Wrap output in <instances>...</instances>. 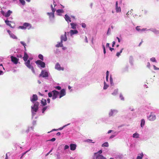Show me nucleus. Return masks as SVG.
<instances>
[{"label":"nucleus","instance_id":"nucleus-2","mask_svg":"<svg viewBox=\"0 0 159 159\" xmlns=\"http://www.w3.org/2000/svg\"><path fill=\"white\" fill-rule=\"evenodd\" d=\"M39 103L38 102H36L34 104L33 106L31 107L32 111L36 112L38 110Z\"/></svg>","mask_w":159,"mask_h":159},{"label":"nucleus","instance_id":"nucleus-53","mask_svg":"<svg viewBox=\"0 0 159 159\" xmlns=\"http://www.w3.org/2000/svg\"><path fill=\"white\" fill-rule=\"evenodd\" d=\"M30 151V150H28L27 151H26V152L23 153L22 154V156H23L24 155H25L27 152H28V151Z\"/></svg>","mask_w":159,"mask_h":159},{"label":"nucleus","instance_id":"nucleus-41","mask_svg":"<svg viewBox=\"0 0 159 159\" xmlns=\"http://www.w3.org/2000/svg\"><path fill=\"white\" fill-rule=\"evenodd\" d=\"M19 28L21 29H25V27L24 25L23 26H19Z\"/></svg>","mask_w":159,"mask_h":159},{"label":"nucleus","instance_id":"nucleus-37","mask_svg":"<svg viewBox=\"0 0 159 159\" xmlns=\"http://www.w3.org/2000/svg\"><path fill=\"white\" fill-rule=\"evenodd\" d=\"M5 22L7 25L10 26L11 25V24L10 23V22L9 21L6 20H5Z\"/></svg>","mask_w":159,"mask_h":159},{"label":"nucleus","instance_id":"nucleus-16","mask_svg":"<svg viewBox=\"0 0 159 159\" xmlns=\"http://www.w3.org/2000/svg\"><path fill=\"white\" fill-rule=\"evenodd\" d=\"M29 58V56L27 53L25 52H24V56L23 57V59L24 61H26Z\"/></svg>","mask_w":159,"mask_h":159},{"label":"nucleus","instance_id":"nucleus-18","mask_svg":"<svg viewBox=\"0 0 159 159\" xmlns=\"http://www.w3.org/2000/svg\"><path fill=\"white\" fill-rule=\"evenodd\" d=\"M24 25L25 27V29L27 27H29L28 29L30 28L31 27V25L30 24L28 23H24Z\"/></svg>","mask_w":159,"mask_h":159},{"label":"nucleus","instance_id":"nucleus-17","mask_svg":"<svg viewBox=\"0 0 159 159\" xmlns=\"http://www.w3.org/2000/svg\"><path fill=\"white\" fill-rule=\"evenodd\" d=\"M70 35L72 36L73 34H77L78 33V31L76 30H71L70 31Z\"/></svg>","mask_w":159,"mask_h":159},{"label":"nucleus","instance_id":"nucleus-36","mask_svg":"<svg viewBox=\"0 0 159 159\" xmlns=\"http://www.w3.org/2000/svg\"><path fill=\"white\" fill-rule=\"evenodd\" d=\"M20 2L23 5H24L25 4V2L24 0H19Z\"/></svg>","mask_w":159,"mask_h":159},{"label":"nucleus","instance_id":"nucleus-56","mask_svg":"<svg viewBox=\"0 0 159 159\" xmlns=\"http://www.w3.org/2000/svg\"><path fill=\"white\" fill-rule=\"evenodd\" d=\"M115 136V135H111L110 137V139H112Z\"/></svg>","mask_w":159,"mask_h":159},{"label":"nucleus","instance_id":"nucleus-3","mask_svg":"<svg viewBox=\"0 0 159 159\" xmlns=\"http://www.w3.org/2000/svg\"><path fill=\"white\" fill-rule=\"evenodd\" d=\"M35 63L39 67L40 66L42 68H44L45 67V63L41 60H38L35 62Z\"/></svg>","mask_w":159,"mask_h":159},{"label":"nucleus","instance_id":"nucleus-51","mask_svg":"<svg viewBox=\"0 0 159 159\" xmlns=\"http://www.w3.org/2000/svg\"><path fill=\"white\" fill-rule=\"evenodd\" d=\"M108 85H104V87H103V89H107V88H108Z\"/></svg>","mask_w":159,"mask_h":159},{"label":"nucleus","instance_id":"nucleus-22","mask_svg":"<svg viewBox=\"0 0 159 159\" xmlns=\"http://www.w3.org/2000/svg\"><path fill=\"white\" fill-rule=\"evenodd\" d=\"M70 25L71 26V28L73 29H76V27L77 26V24L74 23H70Z\"/></svg>","mask_w":159,"mask_h":159},{"label":"nucleus","instance_id":"nucleus-19","mask_svg":"<svg viewBox=\"0 0 159 159\" xmlns=\"http://www.w3.org/2000/svg\"><path fill=\"white\" fill-rule=\"evenodd\" d=\"M65 19L66 21L68 22H70L71 21V20L70 18V17L67 14L65 15Z\"/></svg>","mask_w":159,"mask_h":159},{"label":"nucleus","instance_id":"nucleus-10","mask_svg":"<svg viewBox=\"0 0 159 159\" xmlns=\"http://www.w3.org/2000/svg\"><path fill=\"white\" fill-rule=\"evenodd\" d=\"M11 61L14 63L15 64H17L18 61V59L16 57L11 56Z\"/></svg>","mask_w":159,"mask_h":159},{"label":"nucleus","instance_id":"nucleus-6","mask_svg":"<svg viewBox=\"0 0 159 159\" xmlns=\"http://www.w3.org/2000/svg\"><path fill=\"white\" fill-rule=\"evenodd\" d=\"M148 119L149 120L153 121L156 119V116L154 114L151 112L150 116L148 117Z\"/></svg>","mask_w":159,"mask_h":159},{"label":"nucleus","instance_id":"nucleus-35","mask_svg":"<svg viewBox=\"0 0 159 159\" xmlns=\"http://www.w3.org/2000/svg\"><path fill=\"white\" fill-rule=\"evenodd\" d=\"M51 7L52 9V11L55 12V11L56 9L53 7V5L52 4L51 5Z\"/></svg>","mask_w":159,"mask_h":159},{"label":"nucleus","instance_id":"nucleus-61","mask_svg":"<svg viewBox=\"0 0 159 159\" xmlns=\"http://www.w3.org/2000/svg\"><path fill=\"white\" fill-rule=\"evenodd\" d=\"M60 134H61V133L60 132H58L57 133V135L59 136L60 135Z\"/></svg>","mask_w":159,"mask_h":159},{"label":"nucleus","instance_id":"nucleus-30","mask_svg":"<svg viewBox=\"0 0 159 159\" xmlns=\"http://www.w3.org/2000/svg\"><path fill=\"white\" fill-rule=\"evenodd\" d=\"M123 49V48L121 49L120 52H117L116 53V56L118 57H119V56L120 55V53L122 52Z\"/></svg>","mask_w":159,"mask_h":159},{"label":"nucleus","instance_id":"nucleus-42","mask_svg":"<svg viewBox=\"0 0 159 159\" xmlns=\"http://www.w3.org/2000/svg\"><path fill=\"white\" fill-rule=\"evenodd\" d=\"M81 25L82 27L84 28H85L86 27V25L84 23H82Z\"/></svg>","mask_w":159,"mask_h":159},{"label":"nucleus","instance_id":"nucleus-14","mask_svg":"<svg viewBox=\"0 0 159 159\" xmlns=\"http://www.w3.org/2000/svg\"><path fill=\"white\" fill-rule=\"evenodd\" d=\"M76 144L71 143L70 145V149L72 151H74L75 150L76 148Z\"/></svg>","mask_w":159,"mask_h":159},{"label":"nucleus","instance_id":"nucleus-7","mask_svg":"<svg viewBox=\"0 0 159 159\" xmlns=\"http://www.w3.org/2000/svg\"><path fill=\"white\" fill-rule=\"evenodd\" d=\"M59 98H60L62 97L65 95L66 94V90L64 89H62L61 90L60 93H59Z\"/></svg>","mask_w":159,"mask_h":159},{"label":"nucleus","instance_id":"nucleus-57","mask_svg":"<svg viewBox=\"0 0 159 159\" xmlns=\"http://www.w3.org/2000/svg\"><path fill=\"white\" fill-rule=\"evenodd\" d=\"M85 41L86 42H88V40H87V38L86 36H85Z\"/></svg>","mask_w":159,"mask_h":159},{"label":"nucleus","instance_id":"nucleus-9","mask_svg":"<svg viewBox=\"0 0 159 159\" xmlns=\"http://www.w3.org/2000/svg\"><path fill=\"white\" fill-rule=\"evenodd\" d=\"M61 41H66L67 40V37H66V33L65 32V34L64 35H61Z\"/></svg>","mask_w":159,"mask_h":159},{"label":"nucleus","instance_id":"nucleus-24","mask_svg":"<svg viewBox=\"0 0 159 159\" xmlns=\"http://www.w3.org/2000/svg\"><path fill=\"white\" fill-rule=\"evenodd\" d=\"M139 135L138 133H135L133 135V137L134 138H138L139 137Z\"/></svg>","mask_w":159,"mask_h":159},{"label":"nucleus","instance_id":"nucleus-64","mask_svg":"<svg viewBox=\"0 0 159 159\" xmlns=\"http://www.w3.org/2000/svg\"><path fill=\"white\" fill-rule=\"evenodd\" d=\"M106 47H109V43H107L106 44Z\"/></svg>","mask_w":159,"mask_h":159},{"label":"nucleus","instance_id":"nucleus-1","mask_svg":"<svg viewBox=\"0 0 159 159\" xmlns=\"http://www.w3.org/2000/svg\"><path fill=\"white\" fill-rule=\"evenodd\" d=\"M25 64L29 69H31L32 71L34 73H35V71L33 67L30 64V61L29 60H27V61L25 62Z\"/></svg>","mask_w":159,"mask_h":159},{"label":"nucleus","instance_id":"nucleus-4","mask_svg":"<svg viewBox=\"0 0 159 159\" xmlns=\"http://www.w3.org/2000/svg\"><path fill=\"white\" fill-rule=\"evenodd\" d=\"M48 76V72L44 70H42L41 73L39 75V77H42L43 78L47 77Z\"/></svg>","mask_w":159,"mask_h":159},{"label":"nucleus","instance_id":"nucleus-49","mask_svg":"<svg viewBox=\"0 0 159 159\" xmlns=\"http://www.w3.org/2000/svg\"><path fill=\"white\" fill-rule=\"evenodd\" d=\"M103 52H104V54H105L106 53V49H105V46L104 45H103Z\"/></svg>","mask_w":159,"mask_h":159},{"label":"nucleus","instance_id":"nucleus-21","mask_svg":"<svg viewBox=\"0 0 159 159\" xmlns=\"http://www.w3.org/2000/svg\"><path fill=\"white\" fill-rule=\"evenodd\" d=\"M47 102L46 99L42 98L41 101V103L43 106H45L47 104Z\"/></svg>","mask_w":159,"mask_h":159},{"label":"nucleus","instance_id":"nucleus-48","mask_svg":"<svg viewBox=\"0 0 159 159\" xmlns=\"http://www.w3.org/2000/svg\"><path fill=\"white\" fill-rule=\"evenodd\" d=\"M69 148V146L67 145H66L65 147H64V149L65 150H66V149H68V148Z\"/></svg>","mask_w":159,"mask_h":159},{"label":"nucleus","instance_id":"nucleus-44","mask_svg":"<svg viewBox=\"0 0 159 159\" xmlns=\"http://www.w3.org/2000/svg\"><path fill=\"white\" fill-rule=\"evenodd\" d=\"M100 159H107V158L102 155H100Z\"/></svg>","mask_w":159,"mask_h":159},{"label":"nucleus","instance_id":"nucleus-63","mask_svg":"<svg viewBox=\"0 0 159 159\" xmlns=\"http://www.w3.org/2000/svg\"><path fill=\"white\" fill-rule=\"evenodd\" d=\"M143 41L142 40L141 41V42L139 43V46H141V44H142V43H143Z\"/></svg>","mask_w":159,"mask_h":159},{"label":"nucleus","instance_id":"nucleus-31","mask_svg":"<svg viewBox=\"0 0 159 159\" xmlns=\"http://www.w3.org/2000/svg\"><path fill=\"white\" fill-rule=\"evenodd\" d=\"M38 57L39 59L42 61L43 60V56L42 54H39L38 56Z\"/></svg>","mask_w":159,"mask_h":159},{"label":"nucleus","instance_id":"nucleus-29","mask_svg":"<svg viewBox=\"0 0 159 159\" xmlns=\"http://www.w3.org/2000/svg\"><path fill=\"white\" fill-rule=\"evenodd\" d=\"M20 43L21 44H22L24 46L25 50V51H26V47H25V46H26V43H24L23 41H21Z\"/></svg>","mask_w":159,"mask_h":159},{"label":"nucleus","instance_id":"nucleus-60","mask_svg":"<svg viewBox=\"0 0 159 159\" xmlns=\"http://www.w3.org/2000/svg\"><path fill=\"white\" fill-rule=\"evenodd\" d=\"M7 32L8 33L9 35L11 34V31L9 30H7Z\"/></svg>","mask_w":159,"mask_h":159},{"label":"nucleus","instance_id":"nucleus-27","mask_svg":"<svg viewBox=\"0 0 159 159\" xmlns=\"http://www.w3.org/2000/svg\"><path fill=\"white\" fill-rule=\"evenodd\" d=\"M109 146V144L108 142H106L103 143L102 145V147H108Z\"/></svg>","mask_w":159,"mask_h":159},{"label":"nucleus","instance_id":"nucleus-62","mask_svg":"<svg viewBox=\"0 0 159 159\" xmlns=\"http://www.w3.org/2000/svg\"><path fill=\"white\" fill-rule=\"evenodd\" d=\"M109 48H110V50L111 51H112V50H113L114 49L113 48H111V47H110Z\"/></svg>","mask_w":159,"mask_h":159},{"label":"nucleus","instance_id":"nucleus-12","mask_svg":"<svg viewBox=\"0 0 159 159\" xmlns=\"http://www.w3.org/2000/svg\"><path fill=\"white\" fill-rule=\"evenodd\" d=\"M93 159H99V151L94 153Z\"/></svg>","mask_w":159,"mask_h":159},{"label":"nucleus","instance_id":"nucleus-47","mask_svg":"<svg viewBox=\"0 0 159 159\" xmlns=\"http://www.w3.org/2000/svg\"><path fill=\"white\" fill-rule=\"evenodd\" d=\"M55 140H56V139L55 138H53L50 140H48V141H50L54 142V141H55Z\"/></svg>","mask_w":159,"mask_h":159},{"label":"nucleus","instance_id":"nucleus-8","mask_svg":"<svg viewBox=\"0 0 159 159\" xmlns=\"http://www.w3.org/2000/svg\"><path fill=\"white\" fill-rule=\"evenodd\" d=\"M38 99V97L37 95L34 94L31 98H30L31 101L34 103L35 101H37Z\"/></svg>","mask_w":159,"mask_h":159},{"label":"nucleus","instance_id":"nucleus-45","mask_svg":"<svg viewBox=\"0 0 159 159\" xmlns=\"http://www.w3.org/2000/svg\"><path fill=\"white\" fill-rule=\"evenodd\" d=\"M48 96L49 97L51 98L52 96V93L49 92L48 93Z\"/></svg>","mask_w":159,"mask_h":159},{"label":"nucleus","instance_id":"nucleus-58","mask_svg":"<svg viewBox=\"0 0 159 159\" xmlns=\"http://www.w3.org/2000/svg\"><path fill=\"white\" fill-rule=\"evenodd\" d=\"M1 12H2V14L5 16V12H4V11H1Z\"/></svg>","mask_w":159,"mask_h":159},{"label":"nucleus","instance_id":"nucleus-38","mask_svg":"<svg viewBox=\"0 0 159 159\" xmlns=\"http://www.w3.org/2000/svg\"><path fill=\"white\" fill-rule=\"evenodd\" d=\"M150 60L151 61L153 62H156V60L155 57H152L151 58Z\"/></svg>","mask_w":159,"mask_h":159},{"label":"nucleus","instance_id":"nucleus-20","mask_svg":"<svg viewBox=\"0 0 159 159\" xmlns=\"http://www.w3.org/2000/svg\"><path fill=\"white\" fill-rule=\"evenodd\" d=\"M12 13V11L10 10H8L7 12L5 14V16L6 17H8L10 16L11 14Z\"/></svg>","mask_w":159,"mask_h":159},{"label":"nucleus","instance_id":"nucleus-46","mask_svg":"<svg viewBox=\"0 0 159 159\" xmlns=\"http://www.w3.org/2000/svg\"><path fill=\"white\" fill-rule=\"evenodd\" d=\"M58 90H60L61 89V87L59 86H56L55 87Z\"/></svg>","mask_w":159,"mask_h":159},{"label":"nucleus","instance_id":"nucleus-28","mask_svg":"<svg viewBox=\"0 0 159 159\" xmlns=\"http://www.w3.org/2000/svg\"><path fill=\"white\" fill-rule=\"evenodd\" d=\"M11 37L14 39H17V37L14 34L11 33V34L10 35Z\"/></svg>","mask_w":159,"mask_h":159},{"label":"nucleus","instance_id":"nucleus-25","mask_svg":"<svg viewBox=\"0 0 159 159\" xmlns=\"http://www.w3.org/2000/svg\"><path fill=\"white\" fill-rule=\"evenodd\" d=\"M145 121L144 119H142L141 120V126L143 127L145 125Z\"/></svg>","mask_w":159,"mask_h":159},{"label":"nucleus","instance_id":"nucleus-50","mask_svg":"<svg viewBox=\"0 0 159 159\" xmlns=\"http://www.w3.org/2000/svg\"><path fill=\"white\" fill-rule=\"evenodd\" d=\"M57 129H53L51 131H49V132H48V133H50L51 132H52V131H57Z\"/></svg>","mask_w":159,"mask_h":159},{"label":"nucleus","instance_id":"nucleus-33","mask_svg":"<svg viewBox=\"0 0 159 159\" xmlns=\"http://www.w3.org/2000/svg\"><path fill=\"white\" fill-rule=\"evenodd\" d=\"M85 142H90L92 143H94L95 142H93V140L91 139H88L85 141Z\"/></svg>","mask_w":159,"mask_h":159},{"label":"nucleus","instance_id":"nucleus-15","mask_svg":"<svg viewBox=\"0 0 159 159\" xmlns=\"http://www.w3.org/2000/svg\"><path fill=\"white\" fill-rule=\"evenodd\" d=\"M118 2L117 1V2H116V11L117 12H118L121 11V8L120 7H118Z\"/></svg>","mask_w":159,"mask_h":159},{"label":"nucleus","instance_id":"nucleus-11","mask_svg":"<svg viewBox=\"0 0 159 159\" xmlns=\"http://www.w3.org/2000/svg\"><path fill=\"white\" fill-rule=\"evenodd\" d=\"M55 68L59 70H64V68L61 67L60 65L58 63H57L56 64L55 66Z\"/></svg>","mask_w":159,"mask_h":159},{"label":"nucleus","instance_id":"nucleus-55","mask_svg":"<svg viewBox=\"0 0 159 159\" xmlns=\"http://www.w3.org/2000/svg\"><path fill=\"white\" fill-rule=\"evenodd\" d=\"M115 44V41H113L112 42V47H113Z\"/></svg>","mask_w":159,"mask_h":159},{"label":"nucleus","instance_id":"nucleus-54","mask_svg":"<svg viewBox=\"0 0 159 159\" xmlns=\"http://www.w3.org/2000/svg\"><path fill=\"white\" fill-rule=\"evenodd\" d=\"M50 99L49 98H48L47 99V102H48V103H50Z\"/></svg>","mask_w":159,"mask_h":159},{"label":"nucleus","instance_id":"nucleus-32","mask_svg":"<svg viewBox=\"0 0 159 159\" xmlns=\"http://www.w3.org/2000/svg\"><path fill=\"white\" fill-rule=\"evenodd\" d=\"M63 12V10L62 9H58L57 11V12L58 13H62Z\"/></svg>","mask_w":159,"mask_h":159},{"label":"nucleus","instance_id":"nucleus-59","mask_svg":"<svg viewBox=\"0 0 159 159\" xmlns=\"http://www.w3.org/2000/svg\"><path fill=\"white\" fill-rule=\"evenodd\" d=\"M116 38H117V39H118V42H119V43L120 42V39H119V38H118V37H116Z\"/></svg>","mask_w":159,"mask_h":159},{"label":"nucleus","instance_id":"nucleus-39","mask_svg":"<svg viewBox=\"0 0 159 159\" xmlns=\"http://www.w3.org/2000/svg\"><path fill=\"white\" fill-rule=\"evenodd\" d=\"M120 98L121 100H124V98L123 97V96L122 94H120Z\"/></svg>","mask_w":159,"mask_h":159},{"label":"nucleus","instance_id":"nucleus-52","mask_svg":"<svg viewBox=\"0 0 159 159\" xmlns=\"http://www.w3.org/2000/svg\"><path fill=\"white\" fill-rule=\"evenodd\" d=\"M153 67H154L155 70H158L159 69V68L157 67L156 66H155V65L153 66Z\"/></svg>","mask_w":159,"mask_h":159},{"label":"nucleus","instance_id":"nucleus-5","mask_svg":"<svg viewBox=\"0 0 159 159\" xmlns=\"http://www.w3.org/2000/svg\"><path fill=\"white\" fill-rule=\"evenodd\" d=\"M52 93H53V96L52 97V99L54 100L56 99L58 95L59 94V93L55 90H54L52 91Z\"/></svg>","mask_w":159,"mask_h":159},{"label":"nucleus","instance_id":"nucleus-26","mask_svg":"<svg viewBox=\"0 0 159 159\" xmlns=\"http://www.w3.org/2000/svg\"><path fill=\"white\" fill-rule=\"evenodd\" d=\"M140 156H138L137 157L136 159H142L143 157V154L142 153L140 154Z\"/></svg>","mask_w":159,"mask_h":159},{"label":"nucleus","instance_id":"nucleus-40","mask_svg":"<svg viewBox=\"0 0 159 159\" xmlns=\"http://www.w3.org/2000/svg\"><path fill=\"white\" fill-rule=\"evenodd\" d=\"M47 108V107H45L43 108L42 110V113H44L45 111L46 110Z\"/></svg>","mask_w":159,"mask_h":159},{"label":"nucleus","instance_id":"nucleus-13","mask_svg":"<svg viewBox=\"0 0 159 159\" xmlns=\"http://www.w3.org/2000/svg\"><path fill=\"white\" fill-rule=\"evenodd\" d=\"M54 12H48L47 14L49 16V18L50 19L52 18H53L54 17Z\"/></svg>","mask_w":159,"mask_h":159},{"label":"nucleus","instance_id":"nucleus-43","mask_svg":"<svg viewBox=\"0 0 159 159\" xmlns=\"http://www.w3.org/2000/svg\"><path fill=\"white\" fill-rule=\"evenodd\" d=\"M139 27H140L139 26H137L136 28V30L138 31H140L141 30V29L139 28Z\"/></svg>","mask_w":159,"mask_h":159},{"label":"nucleus","instance_id":"nucleus-23","mask_svg":"<svg viewBox=\"0 0 159 159\" xmlns=\"http://www.w3.org/2000/svg\"><path fill=\"white\" fill-rule=\"evenodd\" d=\"M62 42H63L61 40V42L56 45V47L57 48L63 47Z\"/></svg>","mask_w":159,"mask_h":159},{"label":"nucleus","instance_id":"nucleus-34","mask_svg":"<svg viewBox=\"0 0 159 159\" xmlns=\"http://www.w3.org/2000/svg\"><path fill=\"white\" fill-rule=\"evenodd\" d=\"M69 125V124H68L67 125H64L62 127H60V128H58V129H57V130H61L62 129L65 127H66L67 125Z\"/></svg>","mask_w":159,"mask_h":159}]
</instances>
